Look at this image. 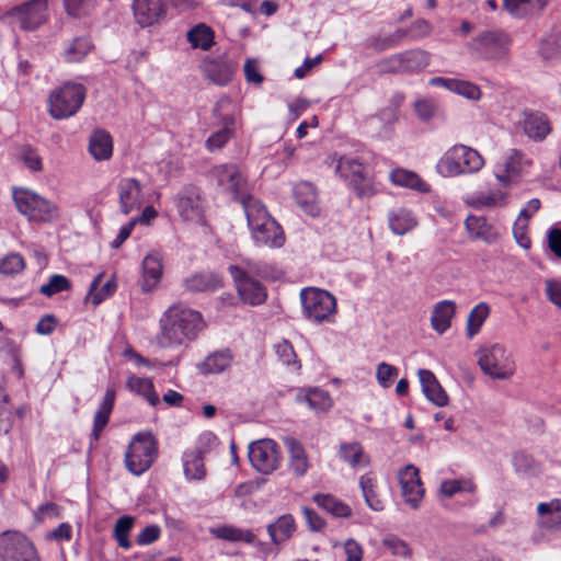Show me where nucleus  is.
<instances>
[{
  "label": "nucleus",
  "mask_w": 561,
  "mask_h": 561,
  "mask_svg": "<svg viewBox=\"0 0 561 561\" xmlns=\"http://www.w3.org/2000/svg\"><path fill=\"white\" fill-rule=\"evenodd\" d=\"M301 514H302V516L306 520L307 527L310 531L318 533V531H322L325 528V526H327L325 519L322 518L317 512H314L310 507L302 506Z\"/></svg>",
  "instance_id": "e2e57ef3"
},
{
  "label": "nucleus",
  "mask_w": 561,
  "mask_h": 561,
  "mask_svg": "<svg viewBox=\"0 0 561 561\" xmlns=\"http://www.w3.org/2000/svg\"><path fill=\"white\" fill-rule=\"evenodd\" d=\"M92 49L87 38H77L70 42L65 48V57L70 62L81 61Z\"/></svg>",
  "instance_id": "5fc2aeb1"
},
{
  "label": "nucleus",
  "mask_w": 561,
  "mask_h": 561,
  "mask_svg": "<svg viewBox=\"0 0 561 561\" xmlns=\"http://www.w3.org/2000/svg\"><path fill=\"white\" fill-rule=\"evenodd\" d=\"M248 456L251 466L263 474H271L282 465V451L276 442L264 438L249 445Z\"/></svg>",
  "instance_id": "9b49d317"
},
{
  "label": "nucleus",
  "mask_w": 561,
  "mask_h": 561,
  "mask_svg": "<svg viewBox=\"0 0 561 561\" xmlns=\"http://www.w3.org/2000/svg\"><path fill=\"white\" fill-rule=\"evenodd\" d=\"M185 284L191 291H205L217 288L220 279L214 274L202 273L188 278Z\"/></svg>",
  "instance_id": "8fccbe9b"
},
{
  "label": "nucleus",
  "mask_w": 561,
  "mask_h": 561,
  "mask_svg": "<svg viewBox=\"0 0 561 561\" xmlns=\"http://www.w3.org/2000/svg\"><path fill=\"white\" fill-rule=\"evenodd\" d=\"M144 192L140 183L134 179H123L118 184V205L124 214L140 207Z\"/></svg>",
  "instance_id": "412c9836"
},
{
  "label": "nucleus",
  "mask_w": 561,
  "mask_h": 561,
  "mask_svg": "<svg viewBox=\"0 0 561 561\" xmlns=\"http://www.w3.org/2000/svg\"><path fill=\"white\" fill-rule=\"evenodd\" d=\"M114 142L110 133L103 129L93 130L88 141V152L94 161L110 160L113 156Z\"/></svg>",
  "instance_id": "b1692460"
},
{
  "label": "nucleus",
  "mask_w": 561,
  "mask_h": 561,
  "mask_svg": "<svg viewBox=\"0 0 561 561\" xmlns=\"http://www.w3.org/2000/svg\"><path fill=\"white\" fill-rule=\"evenodd\" d=\"M431 62V55L422 49H412L392 55L379 65L383 72H417Z\"/></svg>",
  "instance_id": "4468645a"
},
{
  "label": "nucleus",
  "mask_w": 561,
  "mask_h": 561,
  "mask_svg": "<svg viewBox=\"0 0 561 561\" xmlns=\"http://www.w3.org/2000/svg\"><path fill=\"white\" fill-rule=\"evenodd\" d=\"M416 376L424 397L438 408L449 404V396L436 376L428 369H419Z\"/></svg>",
  "instance_id": "6ab92c4d"
},
{
  "label": "nucleus",
  "mask_w": 561,
  "mask_h": 561,
  "mask_svg": "<svg viewBox=\"0 0 561 561\" xmlns=\"http://www.w3.org/2000/svg\"><path fill=\"white\" fill-rule=\"evenodd\" d=\"M340 458L351 468L358 469L369 465V456L365 453L362 444L357 442L343 443L339 447Z\"/></svg>",
  "instance_id": "c9c22d12"
},
{
  "label": "nucleus",
  "mask_w": 561,
  "mask_h": 561,
  "mask_svg": "<svg viewBox=\"0 0 561 561\" xmlns=\"http://www.w3.org/2000/svg\"><path fill=\"white\" fill-rule=\"evenodd\" d=\"M466 230L472 239L493 242L499 233L483 217L469 216L465 221Z\"/></svg>",
  "instance_id": "e433bc0d"
},
{
  "label": "nucleus",
  "mask_w": 561,
  "mask_h": 561,
  "mask_svg": "<svg viewBox=\"0 0 561 561\" xmlns=\"http://www.w3.org/2000/svg\"><path fill=\"white\" fill-rule=\"evenodd\" d=\"M117 287L114 274H99L92 282L89 293L85 296V302L93 306L100 305L102 301L111 297Z\"/></svg>",
  "instance_id": "a878e982"
},
{
  "label": "nucleus",
  "mask_w": 561,
  "mask_h": 561,
  "mask_svg": "<svg viewBox=\"0 0 561 561\" xmlns=\"http://www.w3.org/2000/svg\"><path fill=\"white\" fill-rule=\"evenodd\" d=\"M293 196L297 205L306 214L314 217L320 214V202L318 193L313 185L309 182H299L295 184L293 190Z\"/></svg>",
  "instance_id": "393cba45"
},
{
  "label": "nucleus",
  "mask_w": 561,
  "mask_h": 561,
  "mask_svg": "<svg viewBox=\"0 0 561 561\" xmlns=\"http://www.w3.org/2000/svg\"><path fill=\"white\" fill-rule=\"evenodd\" d=\"M456 314V304L450 300L437 302L431 313V327L439 335L447 332Z\"/></svg>",
  "instance_id": "c85d7f7f"
},
{
  "label": "nucleus",
  "mask_w": 561,
  "mask_h": 561,
  "mask_svg": "<svg viewBox=\"0 0 561 561\" xmlns=\"http://www.w3.org/2000/svg\"><path fill=\"white\" fill-rule=\"evenodd\" d=\"M382 547L394 556H407L409 548L400 538L388 535L382 539Z\"/></svg>",
  "instance_id": "338daca9"
},
{
  "label": "nucleus",
  "mask_w": 561,
  "mask_h": 561,
  "mask_svg": "<svg viewBox=\"0 0 561 561\" xmlns=\"http://www.w3.org/2000/svg\"><path fill=\"white\" fill-rule=\"evenodd\" d=\"M313 502L336 518H348L352 516V508L348 504L330 494H316Z\"/></svg>",
  "instance_id": "58836bf2"
},
{
  "label": "nucleus",
  "mask_w": 561,
  "mask_h": 561,
  "mask_svg": "<svg viewBox=\"0 0 561 561\" xmlns=\"http://www.w3.org/2000/svg\"><path fill=\"white\" fill-rule=\"evenodd\" d=\"M545 291L548 300L561 309V282L556 279H548L545 283Z\"/></svg>",
  "instance_id": "774afa93"
},
{
  "label": "nucleus",
  "mask_w": 561,
  "mask_h": 561,
  "mask_svg": "<svg viewBox=\"0 0 561 561\" xmlns=\"http://www.w3.org/2000/svg\"><path fill=\"white\" fill-rule=\"evenodd\" d=\"M210 533L217 538H222L231 541L252 542L254 539V535L250 530L239 529L232 526L211 528Z\"/></svg>",
  "instance_id": "3c124183"
},
{
  "label": "nucleus",
  "mask_w": 561,
  "mask_h": 561,
  "mask_svg": "<svg viewBox=\"0 0 561 561\" xmlns=\"http://www.w3.org/2000/svg\"><path fill=\"white\" fill-rule=\"evenodd\" d=\"M134 525V518L129 516H124L119 518L114 527V537L117 540L118 545L128 549L130 547V541L128 539V534Z\"/></svg>",
  "instance_id": "13d9d810"
},
{
  "label": "nucleus",
  "mask_w": 561,
  "mask_h": 561,
  "mask_svg": "<svg viewBox=\"0 0 561 561\" xmlns=\"http://www.w3.org/2000/svg\"><path fill=\"white\" fill-rule=\"evenodd\" d=\"M387 225L393 234L402 237L416 229L419 219L412 209L399 206L387 213Z\"/></svg>",
  "instance_id": "aec40b11"
},
{
  "label": "nucleus",
  "mask_w": 561,
  "mask_h": 561,
  "mask_svg": "<svg viewBox=\"0 0 561 561\" xmlns=\"http://www.w3.org/2000/svg\"><path fill=\"white\" fill-rule=\"evenodd\" d=\"M533 165L531 159L517 149H510L493 167V175L500 188L479 193L470 197L468 204L480 208L503 207L508 203V188Z\"/></svg>",
  "instance_id": "f257e3e1"
},
{
  "label": "nucleus",
  "mask_w": 561,
  "mask_h": 561,
  "mask_svg": "<svg viewBox=\"0 0 561 561\" xmlns=\"http://www.w3.org/2000/svg\"><path fill=\"white\" fill-rule=\"evenodd\" d=\"M389 181L397 186L410 188L419 193L427 194L431 192V185L419 174L407 169H394L389 173Z\"/></svg>",
  "instance_id": "c756f323"
},
{
  "label": "nucleus",
  "mask_w": 561,
  "mask_h": 561,
  "mask_svg": "<svg viewBox=\"0 0 561 561\" xmlns=\"http://www.w3.org/2000/svg\"><path fill=\"white\" fill-rule=\"evenodd\" d=\"M165 270L164 254L159 250H149L140 262L138 286L141 293L154 291L161 284Z\"/></svg>",
  "instance_id": "ddd939ff"
},
{
  "label": "nucleus",
  "mask_w": 561,
  "mask_h": 561,
  "mask_svg": "<svg viewBox=\"0 0 561 561\" xmlns=\"http://www.w3.org/2000/svg\"><path fill=\"white\" fill-rule=\"evenodd\" d=\"M529 220L530 214H527V211H520L513 226L514 239L516 243L525 250H528L531 247Z\"/></svg>",
  "instance_id": "de8ad7c7"
},
{
  "label": "nucleus",
  "mask_w": 561,
  "mask_h": 561,
  "mask_svg": "<svg viewBox=\"0 0 561 561\" xmlns=\"http://www.w3.org/2000/svg\"><path fill=\"white\" fill-rule=\"evenodd\" d=\"M489 314L490 308L483 302L478 304L470 310L466 321V336L469 340H472L480 332Z\"/></svg>",
  "instance_id": "ea45409f"
},
{
  "label": "nucleus",
  "mask_w": 561,
  "mask_h": 561,
  "mask_svg": "<svg viewBox=\"0 0 561 561\" xmlns=\"http://www.w3.org/2000/svg\"><path fill=\"white\" fill-rule=\"evenodd\" d=\"M358 178V180L355 179L352 184H350L357 196L360 198H368L379 192L378 185L365 171Z\"/></svg>",
  "instance_id": "4d7b16f0"
},
{
  "label": "nucleus",
  "mask_w": 561,
  "mask_h": 561,
  "mask_svg": "<svg viewBox=\"0 0 561 561\" xmlns=\"http://www.w3.org/2000/svg\"><path fill=\"white\" fill-rule=\"evenodd\" d=\"M510 46L508 35L499 31H486L468 42L466 48L474 58L499 60L508 53Z\"/></svg>",
  "instance_id": "1a4fd4ad"
},
{
  "label": "nucleus",
  "mask_w": 561,
  "mask_h": 561,
  "mask_svg": "<svg viewBox=\"0 0 561 561\" xmlns=\"http://www.w3.org/2000/svg\"><path fill=\"white\" fill-rule=\"evenodd\" d=\"M135 21L141 27L158 24L165 15L163 0H134Z\"/></svg>",
  "instance_id": "a211bd4d"
},
{
  "label": "nucleus",
  "mask_w": 561,
  "mask_h": 561,
  "mask_svg": "<svg viewBox=\"0 0 561 561\" xmlns=\"http://www.w3.org/2000/svg\"><path fill=\"white\" fill-rule=\"evenodd\" d=\"M213 173L218 185L231 193L242 191L245 185V179L236 164L218 165Z\"/></svg>",
  "instance_id": "bb28decb"
},
{
  "label": "nucleus",
  "mask_w": 561,
  "mask_h": 561,
  "mask_svg": "<svg viewBox=\"0 0 561 561\" xmlns=\"http://www.w3.org/2000/svg\"><path fill=\"white\" fill-rule=\"evenodd\" d=\"M13 201L20 214L30 220L47 222L58 216L57 206L34 191L16 188Z\"/></svg>",
  "instance_id": "0eeeda50"
},
{
  "label": "nucleus",
  "mask_w": 561,
  "mask_h": 561,
  "mask_svg": "<svg viewBox=\"0 0 561 561\" xmlns=\"http://www.w3.org/2000/svg\"><path fill=\"white\" fill-rule=\"evenodd\" d=\"M538 524L546 529L561 530V502L550 501L537 505Z\"/></svg>",
  "instance_id": "72a5a7b5"
},
{
  "label": "nucleus",
  "mask_w": 561,
  "mask_h": 561,
  "mask_svg": "<svg viewBox=\"0 0 561 561\" xmlns=\"http://www.w3.org/2000/svg\"><path fill=\"white\" fill-rule=\"evenodd\" d=\"M232 360L233 356L229 351H217L206 356L197 368L203 375L220 374L231 366Z\"/></svg>",
  "instance_id": "f704fd0d"
},
{
  "label": "nucleus",
  "mask_w": 561,
  "mask_h": 561,
  "mask_svg": "<svg viewBox=\"0 0 561 561\" xmlns=\"http://www.w3.org/2000/svg\"><path fill=\"white\" fill-rule=\"evenodd\" d=\"M413 108L415 115L421 121H430L436 113V105L433 101L421 99L414 102Z\"/></svg>",
  "instance_id": "0e129e2a"
},
{
  "label": "nucleus",
  "mask_w": 561,
  "mask_h": 561,
  "mask_svg": "<svg viewBox=\"0 0 561 561\" xmlns=\"http://www.w3.org/2000/svg\"><path fill=\"white\" fill-rule=\"evenodd\" d=\"M20 160L28 170L33 172H38L43 169L42 158L35 150L31 148H23L21 150Z\"/></svg>",
  "instance_id": "69168bd1"
},
{
  "label": "nucleus",
  "mask_w": 561,
  "mask_h": 561,
  "mask_svg": "<svg viewBox=\"0 0 561 561\" xmlns=\"http://www.w3.org/2000/svg\"><path fill=\"white\" fill-rule=\"evenodd\" d=\"M358 485L366 505L376 512L385 508L387 497V484L373 472L359 477Z\"/></svg>",
  "instance_id": "f3484780"
},
{
  "label": "nucleus",
  "mask_w": 561,
  "mask_h": 561,
  "mask_svg": "<svg viewBox=\"0 0 561 561\" xmlns=\"http://www.w3.org/2000/svg\"><path fill=\"white\" fill-rule=\"evenodd\" d=\"M477 483L471 478L446 479L439 483L438 495L451 499L455 495H472L477 492Z\"/></svg>",
  "instance_id": "2f4dec72"
},
{
  "label": "nucleus",
  "mask_w": 561,
  "mask_h": 561,
  "mask_svg": "<svg viewBox=\"0 0 561 561\" xmlns=\"http://www.w3.org/2000/svg\"><path fill=\"white\" fill-rule=\"evenodd\" d=\"M178 211L185 221H199L202 219V204L195 190L185 191L179 196Z\"/></svg>",
  "instance_id": "7c9ffc66"
},
{
  "label": "nucleus",
  "mask_w": 561,
  "mask_h": 561,
  "mask_svg": "<svg viewBox=\"0 0 561 561\" xmlns=\"http://www.w3.org/2000/svg\"><path fill=\"white\" fill-rule=\"evenodd\" d=\"M187 38L194 47L208 49L213 44L214 34L210 27L199 24L188 32Z\"/></svg>",
  "instance_id": "603ef678"
},
{
  "label": "nucleus",
  "mask_w": 561,
  "mask_h": 561,
  "mask_svg": "<svg viewBox=\"0 0 561 561\" xmlns=\"http://www.w3.org/2000/svg\"><path fill=\"white\" fill-rule=\"evenodd\" d=\"M547 0H504V8L515 16H526L541 10Z\"/></svg>",
  "instance_id": "c03bdc74"
},
{
  "label": "nucleus",
  "mask_w": 561,
  "mask_h": 561,
  "mask_svg": "<svg viewBox=\"0 0 561 561\" xmlns=\"http://www.w3.org/2000/svg\"><path fill=\"white\" fill-rule=\"evenodd\" d=\"M4 18L23 31H35L47 22L48 0H30L10 9Z\"/></svg>",
  "instance_id": "9d476101"
},
{
  "label": "nucleus",
  "mask_w": 561,
  "mask_h": 561,
  "mask_svg": "<svg viewBox=\"0 0 561 561\" xmlns=\"http://www.w3.org/2000/svg\"><path fill=\"white\" fill-rule=\"evenodd\" d=\"M522 127L525 135L535 141H542L551 133L548 117L538 112L525 113Z\"/></svg>",
  "instance_id": "cd10ccee"
},
{
  "label": "nucleus",
  "mask_w": 561,
  "mask_h": 561,
  "mask_svg": "<svg viewBox=\"0 0 561 561\" xmlns=\"http://www.w3.org/2000/svg\"><path fill=\"white\" fill-rule=\"evenodd\" d=\"M287 451V463L289 470L298 477H304L311 467L310 458L305 447L295 438L287 437L284 440Z\"/></svg>",
  "instance_id": "4be33fe9"
},
{
  "label": "nucleus",
  "mask_w": 561,
  "mask_h": 561,
  "mask_svg": "<svg viewBox=\"0 0 561 561\" xmlns=\"http://www.w3.org/2000/svg\"><path fill=\"white\" fill-rule=\"evenodd\" d=\"M205 71L214 83L224 85L231 80L233 67L226 61H209Z\"/></svg>",
  "instance_id": "09e8293b"
},
{
  "label": "nucleus",
  "mask_w": 561,
  "mask_h": 561,
  "mask_svg": "<svg viewBox=\"0 0 561 561\" xmlns=\"http://www.w3.org/2000/svg\"><path fill=\"white\" fill-rule=\"evenodd\" d=\"M126 388L130 392L146 399L147 402L152 407H156L160 403V399L154 391V386L150 378L139 377L134 373H128L126 379Z\"/></svg>",
  "instance_id": "473e14b6"
},
{
  "label": "nucleus",
  "mask_w": 561,
  "mask_h": 561,
  "mask_svg": "<svg viewBox=\"0 0 561 561\" xmlns=\"http://www.w3.org/2000/svg\"><path fill=\"white\" fill-rule=\"evenodd\" d=\"M365 171V168L358 161L340 157L336 159L335 172L336 174L347 181L350 184Z\"/></svg>",
  "instance_id": "49530a36"
},
{
  "label": "nucleus",
  "mask_w": 561,
  "mask_h": 561,
  "mask_svg": "<svg viewBox=\"0 0 561 561\" xmlns=\"http://www.w3.org/2000/svg\"><path fill=\"white\" fill-rule=\"evenodd\" d=\"M296 530V520L289 515L278 517L267 527V533L273 543L280 545L288 540Z\"/></svg>",
  "instance_id": "4c0bfd02"
},
{
  "label": "nucleus",
  "mask_w": 561,
  "mask_h": 561,
  "mask_svg": "<svg viewBox=\"0 0 561 561\" xmlns=\"http://www.w3.org/2000/svg\"><path fill=\"white\" fill-rule=\"evenodd\" d=\"M229 271L242 302L250 306H257L265 302L267 293L259 280L249 276L238 266H230Z\"/></svg>",
  "instance_id": "dca6fc26"
},
{
  "label": "nucleus",
  "mask_w": 561,
  "mask_h": 561,
  "mask_svg": "<svg viewBox=\"0 0 561 561\" xmlns=\"http://www.w3.org/2000/svg\"><path fill=\"white\" fill-rule=\"evenodd\" d=\"M295 400L297 403L307 405L316 413H325L333 404L330 393L321 388L299 389L295 396Z\"/></svg>",
  "instance_id": "5701e85b"
},
{
  "label": "nucleus",
  "mask_w": 561,
  "mask_h": 561,
  "mask_svg": "<svg viewBox=\"0 0 561 561\" xmlns=\"http://www.w3.org/2000/svg\"><path fill=\"white\" fill-rule=\"evenodd\" d=\"M233 127L234 118L232 116L225 117L222 128L213 133L206 140L207 149L214 151L222 148L233 136Z\"/></svg>",
  "instance_id": "a18cd8bd"
},
{
  "label": "nucleus",
  "mask_w": 561,
  "mask_h": 561,
  "mask_svg": "<svg viewBox=\"0 0 561 561\" xmlns=\"http://www.w3.org/2000/svg\"><path fill=\"white\" fill-rule=\"evenodd\" d=\"M257 242L272 248H279L284 243V237L280 227L275 220L265 221V227L261 232H256L253 237Z\"/></svg>",
  "instance_id": "37998d69"
},
{
  "label": "nucleus",
  "mask_w": 561,
  "mask_h": 561,
  "mask_svg": "<svg viewBox=\"0 0 561 561\" xmlns=\"http://www.w3.org/2000/svg\"><path fill=\"white\" fill-rule=\"evenodd\" d=\"M114 401L115 390L113 388H110L106 390L105 398L94 416L93 436L95 439H99L101 432L108 422V417L112 412Z\"/></svg>",
  "instance_id": "a19ab883"
},
{
  "label": "nucleus",
  "mask_w": 561,
  "mask_h": 561,
  "mask_svg": "<svg viewBox=\"0 0 561 561\" xmlns=\"http://www.w3.org/2000/svg\"><path fill=\"white\" fill-rule=\"evenodd\" d=\"M300 301L307 320L314 323L334 322L337 305L329 291L316 287L305 288L300 293Z\"/></svg>",
  "instance_id": "423d86ee"
},
{
  "label": "nucleus",
  "mask_w": 561,
  "mask_h": 561,
  "mask_svg": "<svg viewBox=\"0 0 561 561\" xmlns=\"http://www.w3.org/2000/svg\"><path fill=\"white\" fill-rule=\"evenodd\" d=\"M85 88L76 82H65L48 95L47 108L51 118L67 119L76 115L85 100Z\"/></svg>",
  "instance_id": "39448f33"
},
{
  "label": "nucleus",
  "mask_w": 561,
  "mask_h": 561,
  "mask_svg": "<svg viewBox=\"0 0 561 561\" xmlns=\"http://www.w3.org/2000/svg\"><path fill=\"white\" fill-rule=\"evenodd\" d=\"M183 470L187 479L202 480L205 474L203 456L198 450H188L183 456Z\"/></svg>",
  "instance_id": "79ce46f5"
},
{
  "label": "nucleus",
  "mask_w": 561,
  "mask_h": 561,
  "mask_svg": "<svg viewBox=\"0 0 561 561\" xmlns=\"http://www.w3.org/2000/svg\"><path fill=\"white\" fill-rule=\"evenodd\" d=\"M397 479L405 504L414 510L420 507L425 489L419 469L413 465H405L398 470Z\"/></svg>",
  "instance_id": "2eb2a0df"
},
{
  "label": "nucleus",
  "mask_w": 561,
  "mask_h": 561,
  "mask_svg": "<svg viewBox=\"0 0 561 561\" xmlns=\"http://www.w3.org/2000/svg\"><path fill=\"white\" fill-rule=\"evenodd\" d=\"M398 375L399 369L386 362L377 364L375 368V379L382 389H389L394 383Z\"/></svg>",
  "instance_id": "864d4df0"
},
{
  "label": "nucleus",
  "mask_w": 561,
  "mask_h": 561,
  "mask_svg": "<svg viewBox=\"0 0 561 561\" xmlns=\"http://www.w3.org/2000/svg\"><path fill=\"white\" fill-rule=\"evenodd\" d=\"M157 453V443L149 432L136 434L130 440L125 454V465L135 476L146 472L153 463Z\"/></svg>",
  "instance_id": "6e6552de"
},
{
  "label": "nucleus",
  "mask_w": 561,
  "mask_h": 561,
  "mask_svg": "<svg viewBox=\"0 0 561 561\" xmlns=\"http://www.w3.org/2000/svg\"><path fill=\"white\" fill-rule=\"evenodd\" d=\"M484 158L476 149L455 145L440 156L436 163V171L444 178H456L476 173L484 167Z\"/></svg>",
  "instance_id": "20e7f679"
},
{
  "label": "nucleus",
  "mask_w": 561,
  "mask_h": 561,
  "mask_svg": "<svg viewBox=\"0 0 561 561\" xmlns=\"http://www.w3.org/2000/svg\"><path fill=\"white\" fill-rule=\"evenodd\" d=\"M343 561H363L364 549L355 539H346L341 543Z\"/></svg>",
  "instance_id": "052dcab7"
},
{
  "label": "nucleus",
  "mask_w": 561,
  "mask_h": 561,
  "mask_svg": "<svg viewBox=\"0 0 561 561\" xmlns=\"http://www.w3.org/2000/svg\"><path fill=\"white\" fill-rule=\"evenodd\" d=\"M202 313L185 305L170 306L160 319L158 343L167 348L185 347L205 329Z\"/></svg>",
  "instance_id": "f03ea898"
},
{
  "label": "nucleus",
  "mask_w": 561,
  "mask_h": 561,
  "mask_svg": "<svg viewBox=\"0 0 561 561\" xmlns=\"http://www.w3.org/2000/svg\"><path fill=\"white\" fill-rule=\"evenodd\" d=\"M453 93L470 101H479L482 96L481 89L477 84L460 79H456Z\"/></svg>",
  "instance_id": "bf43d9fd"
},
{
  "label": "nucleus",
  "mask_w": 561,
  "mask_h": 561,
  "mask_svg": "<svg viewBox=\"0 0 561 561\" xmlns=\"http://www.w3.org/2000/svg\"><path fill=\"white\" fill-rule=\"evenodd\" d=\"M243 208L250 227H257V220H266L268 215L265 207L251 196L243 199Z\"/></svg>",
  "instance_id": "6e6d98bb"
},
{
  "label": "nucleus",
  "mask_w": 561,
  "mask_h": 561,
  "mask_svg": "<svg viewBox=\"0 0 561 561\" xmlns=\"http://www.w3.org/2000/svg\"><path fill=\"white\" fill-rule=\"evenodd\" d=\"M2 561H39L34 545L18 531H5L0 536Z\"/></svg>",
  "instance_id": "f8f14e48"
},
{
  "label": "nucleus",
  "mask_w": 561,
  "mask_h": 561,
  "mask_svg": "<svg viewBox=\"0 0 561 561\" xmlns=\"http://www.w3.org/2000/svg\"><path fill=\"white\" fill-rule=\"evenodd\" d=\"M276 354L287 366H291L295 369L299 367L297 355L293 346L287 341H282L276 345Z\"/></svg>",
  "instance_id": "680f3d73"
},
{
  "label": "nucleus",
  "mask_w": 561,
  "mask_h": 561,
  "mask_svg": "<svg viewBox=\"0 0 561 561\" xmlns=\"http://www.w3.org/2000/svg\"><path fill=\"white\" fill-rule=\"evenodd\" d=\"M481 371L495 380H507L517 370L513 351L502 342H489L480 345L474 353Z\"/></svg>",
  "instance_id": "7ed1b4c3"
}]
</instances>
